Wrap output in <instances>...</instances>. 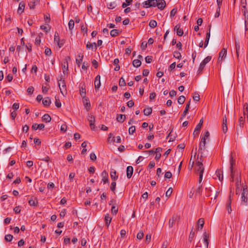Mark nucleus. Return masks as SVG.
<instances>
[{"label":"nucleus","instance_id":"1","mask_svg":"<svg viewBox=\"0 0 248 248\" xmlns=\"http://www.w3.org/2000/svg\"><path fill=\"white\" fill-rule=\"evenodd\" d=\"M204 167L202 161H198L196 162V170L199 173V182L201 183L202 180L203 173L204 171Z\"/></svg>","mask_w":248,"mask_h":248},{"label":"nucleus","instance_id":"2","mask_svg":"<svg viewBox=\"0 0 248 248\" xmlns=\"http://www.w3.org/2000/svg\"><path fill=\"white\" fill-rule=\"evenodd\" d=\"M58 85L62 94L63 96L66 95L67 93L66 84L64 80L62 79V77L60 79L58 80Z\"/></svg>","mask_w":248,"mask_h":248},{"label":"nucleus","instance_id":"3","mask_svg":"<svg viewBox=\"0 0 248 248\" xmlns=\"http://www.w3.org/2000/svg\"><path fill=\"white\" fill-rule=\"evenodd\" d=\"M211 56H208L207 57H206L202 62L201 63H200V66H199V69H198V72L199 73H200L201 71H202V70L203 69L205 65H206V64L208 62H209L211 60Z\"/></svg>","mask_w":248,"mask_h":248},{"label":"nucleus","instance_id":"4","mask_svg":"<svg viewBox=\"0 0 248 248\" xmlns=\"http://www.w3.org/2000/svg\"><path fill=\"white\" fill-rule=\"evenodd\" d=\"M180 218L179 216L177 214H174L171 217L169 221V228H172L175 225L176 221L178 220Z\"/></svg>","mask_w":248,"mask_h":248},{"label":"nucleus","instance_id":"5","mask_svg":"<svg viewBox=\"0 0 248 248\" xmlns=\"http://www.w3.org/2000/svg\"><path fill=\"white\" fill-rule=\"evenodd\" d=\"M235 160L233 159L232 154H231V157H230V170L231 171V182L234 181V174H233V166L235 165Z\"/></svg>","mask_w":248,"mask_h":248},{"label":"nucleus","instance_id":"6","mask_svg":"<svg viewBox=\"0 0 248 248\" xmlns=\"http://www.w3.org/2000/svg\"><path fill=\"white\" fill-rule=\"evenodd\" d=\"M70 60V57L69 56H67L62 64V71L63 74L65 75L67 73V71L68 70V61Z\"/></svg>","mask_w":248,"mask_h":248},{"label":"nucleus","instance_id":"7","mask_svg":"<svg viewBox=\"0 0 248 248\" xmlns=\"http://www.w3.org/2000/svg\"><path fill=\"white\" fill-rule=\"evenodd\" d=\"M87 119L90 123V126L92 130H94L95 129V117L92 114H89L87 117Z\"/></svg>","mask_w":248,"mask_h":248},{"label":"nucleus","instance_id":"8","mask_svg":"<svg viewBox=\"0 0 248 248\" xmlns=\"http://www.w3.org/2000/svg\"><path fill=\"white\" fill-rule=\"evenodd\" d=\"M157 1V0H148L145 1L143 4L144 6H145L146 8L150 7H156V4L155 2Z\"/></svg>","mask_w":248,"mask_h":248},{"label":"nucleus","instance_id":"9","mask_svg":"<svg viewBox=\"0 0 248 248\" xmlns=\"http://www.w3.org/2000/svg\"><path fill=\"white\" fill-rule=\"evenodd\" d=\"M247 195H248V190L247 188L243 187V192L241 193V201L242 202H244V204L246 203L247 202Z\"/></svg>","mask_w":248,"mask_h":248},{"label":"nucleus","instance_id":"10","mask_svg":"<svg viewBox=\"0 0 248 248\" xmlns=\"http://www.w3.org/2000/svg\"><path fill=\"white\" fill-rule=\"evenodd\" d=\"M227 55V49L223 48L219 53V57L218 59V62H221L226 57Z\"/></svg>","mask_w":248,"mask_h":248},{"label":"nucleus","instance_id":"11","mask_svg":"<svg viewBox=\"0 0 248 248\" xmlns=\"http://www.w3.org/2000/svg\"><path fill=\"white\" fill-rule=\"evenodd\" d=\"M155 4H156V6H157L160 10H163L166 6V2L165 0H157Z\"/></svg>","mask_w":248,"mask_h":248},{"label":"nucleus","instance_id":"12","mask_svg":"<svg viewBox=\"0 0 248 248\" xmlns=\"http://www.w3.org/2000/svg\"><path fill=\"white\" fill-rule=\"evenodd\" d=\"M174 31H176L177 35L179 36H182L184 34L183 30L180 28L179 24H177L174 27Z\"/></svg>","mask_w":248,"mask_h":248},{"label":"nucleus","instance_id":"13","mask_svg":"<svg viewBox=\"0 0 248 248\" xmlns=\"http://www.w3.org/2000/svg\"><path fill=\"white\" fill-rule=\"evenodd\" d=\"M205 143H206L205 139H204V138H202L201 140L199 143V150L201 153H202V150H204L205 149Z\"/></svg>","mask_w":248,"mask_h":248},{"label":"nucleus","instance_id":"14","mask_svg":"<svg viewBox=\"0 0 248 248\" xmlns=\"http://www.w3.org/2000/svg\"><path fill=\"white\" fill-rule=\"evenodd\" d=\"M227 118L226 115H225L223 118L222 124V131L224 133H226L227 132L228 128L227 125Z\"/></svg>","mask_w":248,"mask_h":248},{"label":"nucleus","instance_id":"15","mask_svg":"<svg viewBox=\"0 0 248 248\" xmlns=\"http://www.w3.org/2000/svg\"><path fill=\"white\" fill-rule=\"evenodd\" d=\"M101 85L100 76L97 75L94 80V87L95 89H98Z\"/></svg>","mask_w":248,"mask_h":248},{"label":"nucleus","instance_id":"16","mask_svg":"<svg viewBox=\"0 0 248 248\" xmlns=\"http://www.w3.org/2000/svg\"><path fill=\"white\" fill-rule=\"evenodd\" d=\"M133 168L131 166H129L126 168V176L127 178L130 179L133 174Z\"/></svg>","mask_w":248,"mask_h":248},{"label":"nucleus","instance_id":"17","mask_svg":"<svg viewBox=\"0 0 248 248\" xmlns=\"http://www.w3.org/2000/svg\"><path fill=\"white\" fill-rule=\"evenodd\" d=\"M209 235L206 232L203 233V241L204 244V246L207 248L209 244Z\"/></svg>","mask_w":248,"mask_h":248},{"label":"nucleus","instance_id":"18","mask_svg":"<svg viewBox=\"0 0 248 248\" xmlns=\"http://www.w3.org/2000/svg\"><path fill=\"white\" fill-rule=\"evenodd\" d=\"M101 176L102 177V181L104 183L108 182V174L105 170L102 172Z\"/></svg>","mask_w":248,"mask_h":248},{"label":"nucleus","instance_id":"19","mask_svg":"<svg viewBox=\"0 0 248 248\" xmlns=\"http://www.w3.org/2000/svg\"><path fill=\"white\" fill-rule=\"evenodd\" d=\"M25 3L23 1H21L19 3L17 10L18 13L21 14L24 12L25 9Z\"/></svg>","mask_w":248,"mask_h":248},{"label":"nucleus","instance_id":"20","mask_svg":"<svg viewBox=\"0 0 248 248\" xmlns=\"http://www.w3.org/2000/svg\"><path fill=\"white\" fill-rule=\"evenodd\" d=\"M231 202H232V200H231V196H230L229 199L228 200L227 203H226V209L228 210V212L229 214H230L232 211Z\"/></svg>","mask_w":248,"mask_h":248},{"label":"nucleus","instance_id":"21","mask_svg":"<svg viewBox=\"0 0 248 248\" xmlns=\"http://www.w3.org/2000/svg\"><path fill=\"white\" fill-rule=\"evenodd\" d=\"M190 104V100L186 104V108H185V110H184V111L183 112V113L181 117L180 118V120H182V118L186 115V113H187V111H188V109L189 108Z\"/></svg>","mask_w":248,"mask_h":248},{"label":"nucleus","instance_id":"22","mask_svg":"<svg viewBox=\"0 0 248 248\" xmlns=\"http://www.w3.org/2000/svg\"><path fill=\"white\" fill-rule=\"evenodd\" d=\"M51 102L49 97H46L44 98L42 100L43 104L46 107H48L50 106Z\"/></svg>","mask_w":248,"mask_h":248},{"label":"nucleus","instance_id":"23","mask_svg":"<svg viewBox=\"0 0 248 248\" xmlns=\"http://www.w3.org/2000/svg\"><path fill=\"white\" fill-rule=\"evenodd\" d=\"M83 103L84 104L85 108L87 109V111H88L90 109V101L87 98H84L83 100Z\"/></svg>","mask_w":248,"mask_h":248},{"label":"nucleus","instance_id":"24","mask_svg":"<svg viewBox=\"0 0 248 248\" xmlns=\"http://www.w3.org/2000/svg\"><path fill=\"white\" fill-rule=\"evenodd\" d=\"M111 219L112 218L109 216V214H107L105 216V220L106 222V225L107 227H108L109 226Z\"/></svg>","mask_w":248,"mask_h":248},{"label":"nucleus","instance_id":"25","mask_svg":"<svg viewBox=\"0 0 248 248\" xmlns=\"http://www.w3.org/2000/svg\"><path fill=\"white\" fill-rule=\"evenodd\" d=\"M51 117L48 114H45L42 117V121L46 123H49L51 121Z\"/></svg>","mask_w":248,"mask_h":248},{"label":"nucleus","instance_id":"26","mask_svg":"<svg viewBox=\"0 0 248 248\" xmlns=\"http://www.w3.org/2000/svg\"><path fill=\"white\" fill-rule=\"evenodd\" d=\"M29 203L30 205L32 206H36L37 204V200L36 198L33 199L32 198H31L29 201Z\"/></svg>","mask_w":248,"mask_h":248},{"label":"nucleus","instance_id":"27","mask_svg":"<svg viewBox=\"0 0 248 248\" xmlns=\"http://www.w3.org/2000/svg\"><path fill=\"white\" fill-rule=\"evenodd\" d=\"M210 37V28L209 30V32H208L206 33L205 40L204 42V48H205L208 44Z\"/></svg>","mask_w":248,"mask_h":248},{"label":"nucleus","instance_id":"28","mask_svg":"<svg viewBox=\"0 0 248 248\" xmlns=\"http://www.w3.org/2000/svg\"><path fill=\"white\" fill-rule=\"evenodd\" d=\"M125 119V115L123 114H118L116 120L118 122L123 123Z\"/></svg>","mask_w":248,"mask_h":248},{"label":"nucleus","instance_id":"29","mask_svg":"<svg viewBox=\"0 0 248 248\" xmlns=\"http://www.w3.org/2000/svg\"><path fill=\"white\" fill-rule=\"evenodd\" d=\"M216 175L219 180L222 181L223 180L222 171L221 170H217L216 171Z\"/></svg>","mask_w":248,"mask_h":248},{"label":"nucleus","instance_id":"30","mask_svg":"<svg viewBox=\"0 0 248 248\" xmlns=\"http://www.w3.org/2000/svg\"><path fill=\"white\" fill-rule=\"evenodd\" d=\"M120 31L118 30L113 29L110 31V34L112 37H116L119 34Z\"/></svg>","mask_w":248,"mask_h":248},{"label":"nucleus","instance_id":"31","mask_svg":"<svg viewBox=\"0 0 248 248\" xmlns=\"http://www.w3.org/2000/svg\"><path fill=\"white\" fill-rule=\"evenodd\" d=\"M141 62L138 59L134 60L132 62L133 65L136 68L140 67L141 65Z\"/></svg>","mask_w":248,"mask_h":248},{"label":"nucleus","instance_id":"32","mask_svg":"<svg viewBox=\"0 0 248 248\" xmlns=\"http://www.w3.org/2000/svg\"><path fill=\"white\" fill-rule=\"evenodd\" d=\"M238 123H239V126L240 128H242L244 126V123H245V117H243V116H241L239 118V121H238Z\"/></svg>","mask_w":248,"mask_h":248},{"label":"nucleus","instance_id":"33","mask_svg":"<svg viewBox=\"0 0 248 248\" xmlns=\"http://www.w3.org/2000/svg\"><path fill=\"white\" fill-rule=\"evenodd\" d=\"M144 114L146 116L150 115L152 112V109L151 108H147L143 110Z\"/></svg>","mask_w":248,"mask_h":248},{"label":"nucleus","instance_id":"34","mask_svg":"<svg viewBox=\"0 0 248 248\" xmlns=\"http://www.w3.org/2000/svg\"><path fill=\"white\" fill-rule=\"evenodd\" d=\"M93 47L96 48V44L95 43H91L88 42L86 44V48L87 49H90L91 48H93Z\"/></svg>","mask_w":248,"mask_h":248},{"label":"nucleus","instance_id":"35","mask_svg":"<svg viewBox=\"0 0 248 248\" xmlns=\"http://www.w3.org/2000/svg\"><path fill=\"white\" fill-rule=\"evenodd\" d=\"M204 224V219L202 218H201L198 220V225L199 226V228H200V229H202Z\"/></svg>","mask_w":248,"mask_h":248},{"label":"nucleus","instance_id":"36","mask_svg":"<svg viewBox=\"0 0 248 248\" xmlns=\"http://www.w3.org/2000/svg\"><path fill=\"white\" fill-rule=\"evenodd\" d=\"M236 194H238L241 191L239 186H240V181H239L238 178L237 179V182H236Z\"/></svg>","mask_w":248,"mask_h":248},{"label":"nucleus","instance_id":"37","mask_svg":"<svg viewBox=\"0 0 248 248\" xmlns=\"http://www.w3.org/2000/svg\"><path fill=\"white\" fill-rule=\"evenodd\" d=\"M74 25H75L74 21L73 19L70 20L68 22V27H69V30L72 31L74 27Z\"/></svg>","mask_w":248,"mask_h":248},{"label":"nucleus","instance_id":"38","mask_svg":"<svg viewBox=\"0 0 248 248\" xmlns=\"http://www.w3.org/2000/svg\"><path fill=\"white\" fill-rule=\"evenodd\" d=\"M80 94L83 98H85L86 97V89L85 87H82L80 89Z\"/></svg>","mask_w":248,"mask_h":248},{"label":"nucleus","instance_id":"39","mask_svg":"<svg viewBox=\"0 0 248 248\" xmlns=\"http://www.w3.org/2000/svg\"><path fill=\"white\" fill-rule=\"evenodd\" d=\"M117 5V4L115 1H112L108 4V8L110 9H113L115 8Z\"/></svg>","mask_w":248,"mask_h":248},{"label":"nucleus","instance_id":"40","mask_svg":"<svg viewBox=\"0 0 248 248\" xmlns=\"http://www.w3.org/2000/svg\"><path fill=\"white\" fill-rule=\"evenodd\" d=\"M149 25L151 28H154L157 26V22L155 20H151L149 22Z\"/></svg>","mask_w":248,"mask_h":248},{"label":"nucleus","instance_id":"41","mask_svg":"<svg viewBox=\"0 0 248 248\" xmlns=\"http://www.w3.org/2000/svg\"><path fill=\"white\" fill-rule=\"evenodd\" d=\"M185 97L184 95H181L178 98V103L180 104H183L185 101Z\"/></svg>","mask_w":248,"mask_h":248},{"label":"nucleus","instance_id":"42","mask_svg":"<svg viewBox=\"0 0 248 248\" xmlns=\"http://www.w3.org/2000/svg\"><path fill=\"white\" fill-rule=\"evenodd\" d=\"M201 127H202L200 126V125H197L195 128V130L194 131L193 135H198L199 133V132L201 130Z\"/></svg>","mask_w":248,"mask_h":248},{"label":"nucleus","instance_id":"43","mask_svg":"<svg viewBox=\"0 0 248 248\" xmlns=\"http://www.w3.org/2000/svg\"><path fill=\"white\" fill-rule=\"evenodd\" d=\"M193 98L195 101H199L200 99V96L198 93L195 92L194 93V95L193 96Z\"/></svg>","mask_w":248,"mask_h":248},{"label":"nucleus","instance_id":"44","mask_svg":"<svg viewBox=\"0 0 248 248\" xmlns=\"http://www.w3.org/2000/svg\"><path fill=\"white\" fill-rule=\"evenodd\" d=\"M110 177L111 178L114 180H115L118 176H116V171H111L110 172Z\"/></svg>","mask_w":248,"mask_h":248},{"label":"nucleus","instance_id":"45","mask_svg":"<svg viewBox=\"0 0 248 248\" xmlns=\"http://www.w3.org/2000/svg\"><path fill=\"white\" fill-rule=\"evenodd\" d=\"M13 236L11 234H6L5 236V240L7 242H11L13 239Z\"/></svg>","mask_w":248,"mask_h":248},{"label":"nucleus","instance_id":"46","mask_svg":"<svg viewBox=\"0 0 248 248\" xmlns=\"http://www.w3.org/2000/svg\"><path fill=\"white\" fill-rule=\"evenodd\" d=\"M173 56H174V57H175L176 59H180L181 58V53L177 51H175L174 52Z\"/></svg>","mask_w":248,"mask_h":248},{"label":"nucleus","instance_id":"47","mask_svg":"<svg viewBox=\"0 0 248 248\" xmlns=\"http://www.w3.org/2000/svg\"><path fill=\"white\" fill-rule=\"evenodd\" d=\"M83 56L78 55V59H76V63L78 66H80V62H82Z\"/></svg>","mask_w":248,"mask_h":248},{"label":"nucleus","instance_id":"48","mask_svg":"<svg viewBox=\"0 0 248 248\" xmlns=\"http://www.w3.org/2000/svg\"><path fill=\"white\" fill-rule=\"evenodd\" d=\"M119 85L120 86H124L126 85L125 81L123 77L120 79Z\"/></svg>","mask_w":248,"mask_h":248},{"label":"nucleus","instance_id":"49","mask_svg":"<svg viewBox=\"0 0 248 248\" xmlns=\"http://www.w3.org/2000/svg\"><path fill=\"white\" fill-rule=\"evenodd\" d=\"M111 213L113 215H116L118 212V208L116 207L115 205H113L111 207Z\"/></svg>","mask_w":248,"mask_h":248},{"label":"nucleus","instance_id":"50","mask_svg":"<svg viewBox=\"0 0 248 248\" xmlns=\"http://www.w3.org/2000/svg\"><path fill=\"white\" fill-rule=\"evenodd\" d=\"M136 131V128L135 126H131L129 127L128 132L129 134H133Z\"/></svg>","mask_w":248,"mask_h":248},{"label":"nucleus","instance_id":"51","mask_svg":"<svg viewBox=\"0 0 248 248\" xmlns=\"http://www.w3.org/2000/svg\"><path fill=\"white\" fill-rule=\"evenodd\" d=\"M195 236V232L191 231L190 232L189 235V238L188 240L190 242H191L192 240L193 239Z\"/></svg>","mask_w":248,"mask_h":248},{"label":"nucleus","instance_id":"52","mask_svg":"<svg viewBox=\"0 0 248 248\" xmlns=\"http://www.w3.org/2000/svg\"><path fill=\"white\" fill-rule=\"evenodd\" d=\"M34 91V88L32 86L29 87L27 89V92L29 94L31 95Z\"/></svg>","mask_w":248,"mask_h":248},{"label":"nucleus","instance_id":"53","mask_svg":"<svg viewBox=\"0 0 248 248\" xmlns=\"http://www.w3.org/2000/svg\"><path fill=\"white\" fill-rule=\"evenodd\" d=\"M40 28L45 31L46 32H48L50 31V28L46 26L42 25L40 26Z\"/></svg>","mask_w":248,"mask_h":248},{"label":"nucleus","instance_id":"54","mask_svg":"<svg viewBox=\"0 0 248 248\" xmlns=\"http://www.w3.org/2000/svg\"><path fill=\"white\" fill-rule=\"evenodd\" d=\"M176 13H177V9H175V8L172 9L170 12V16L171 17L174 16H175V15L176 14Z\"/></svg>","mask_w":248,"mask_h":248},{"label":"nucleus","instance_id":"55","mask_svg":"<svg viewBox=\"0 0 248 248\" xmlns=\"http://www.w3.org/2000/svg\"><path fill=\"white\" fill-rule=\"evenodd\" d=\"M172 192V188H171V187L169 188L166 192V196L170 197L171 195Z\"/></svg>","mask_w":248,"mask_h":248},{"label":"nucleus","instance_id":"56","mask_svg":"<svg viewBox=\"0 0 248 248\" xmlns=\"http://www.w3.org/2000/svg\"><path fill=\"white\" fill-rule=\"evenodd\" d=\"M35 4H36V3H35V2H33V1H31L29 3L28 5L30 7V8L31 9H33L34 8V7L35 6Z\"/></svg>","mask_w":248,"mask_h":248},{"label":"nucleus","instance_id":"57","mask_svg":"<svg viewBox=\"0 0 248 248\" xmlns=\"http://www.w3.org/2000/svg\"><path fill=\"white\" fill-rule=\"evenodd\" d=\"M151 239V235L150 234H147L146 235V237H145L146 243L148 244L150 242Z\"/></svg>","mask_w":248,"mask_h":248},{"label":"nucleus","instance_id":"58","mask_svg":"<svg viewBox=\"0 0 248 248\" xmlns=\"http://www.w3.org/2000/svg\"><path fill=\"white\" fill-rule=\"evenodd\" d=\"M116 183L115 182H112L111 183V185H110V189L112 191H114L115 190V188H116Z\"/></svg>","mask_w":248,"mask_h":248},{"label":"nucleus","instance_id":"59","mask_svg":"<svg viewBox=\"0 0 248 248\" xmlns=\"http://www.w3.org/2000/svg\"><path fill=\"white\" fill-rule=\"evenodd\" d=\"M144 236L143 232H140L138 233L137 235V238L139 239H141Z\"/></svg>","mask_w":248,"mask_h":248},{"label":"nucleus","instance_id":"60","mask_svg":"<svg viewBox=\"0 0 248 248\" xmlns=\"http://www.w3.org/2000/svg\"><path fill=\"white\" fill-rule=\"evenodd\" d=\"M176 93H177L175 91H174V90H171L169 93L170 96L171 97L176 96Z\"/></svg>","mask_w":248,"mask_h":248},{"label":"nucleus","instance_id":"61","mask_svg":"<svg viewBox=\"0 0 248 248\" xmlns=\"http://www.w3.org/2000/svg\"><path fill=\"white\" fill-rule=\"evenodd\" d=\"M145 61L147 63H150L152 61V56H147L145 58Z\"/></svg>","mask_w":248,"mask_h":248},{"label":"nucleus","instance_id":"62","mask_svg":"<svg viewBox=\"0 0 248 248\" xmlns=\"http://www.w3.org/2000/svg\"><path fill=\"white\" fill-rule=\"evenodd\" d=\"M45 53L46 55L50 56L51 54V50L49 48H46L45 49Z\"/></svg>","mask_w":248,"mask_h":248},{"label":"nucleus","instance_id":"63","mask_svg":"<svg viewBox=\"0 0 248 248\" xmlns=\"http://www.w3.org/2000/svg\"><path fill=\"white\" fill-rule=\"evenodd\" d=\"M90 159L93 160V161H94L96 159V155L94 153H92L91 154H90Z\"/></svg>","mask_w":248,"mask_h":248},{"label":"nucleus","instance_id":"64","mask_svg":"<svg viewBox=\"0 0 248 248\" xmlns=\"http://www.w3.org/2000/svg\"><path fill=\"white\" fill-rule=\"evenodd\" d=\"M242 11L243 12V15L245 16V20H246V21H248V14L247 13L246 10L243 11V9H242Z\"/></svg>","mask_w":248,"mask_h":248}]
</instances>
